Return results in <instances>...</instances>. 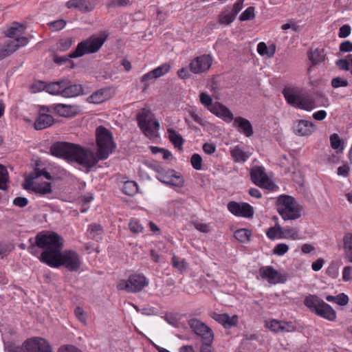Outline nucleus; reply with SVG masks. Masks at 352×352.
<instances>
[{
	"label": "nucleus",
	"instance_id": "c756f323",
	"mask_svg": "<svg viewBox=\"0 0 352 352\" xmlns=\"http://www.w3.org/2000/svg\"><path fill=\"white\" fill-rule=\"evenodd\" d=\"M236 16L230 11V7L227 6L219 15V23L224 25H228L232 23Z\"/></svg>",
	"mask_w": 352,
	"mask_h": 352
},
{
	"label": "nucleus",
	"instance_id": "9b49d317",
	"mask_svg": "<svg viewBox=\"0 0 352 352\" xmlns=\"http://www.w3.org/2000/svg\"><path fill=\"white\" fill-rule=\"evenodd\" d=\"M23 346L27 352H52V346L49 342L40 337L26 340L23 342Z\"/></svg>",
	"mask_w": 352,
	"mask_h": 352
},
{
	"label": "nucleus",
	"instance_id": "1a4fd4ad",
	"mask_svg": "<svg viewBox=\"0 0 352 352\" xmlns=\"http://www.w3.org/2000/svg\"><path fill=\"white\" fill-rule=\"evenodd\" d=\"M212 63V56L203 54L192 59L189 64V69L195 74H201L209 70Z\"/></svg>",
	"mask_w": 352,
	"mask_h": 352
},
{
	"label": "nucleus",
	"instance_id": "69168bd1",
	"mask_svg": "<svg viewBox=\"0 0 352 352\" xmlns=\"http://www.w3.org/2000/svg\"><path fill=\"white\" fill-rule=\"evenodd\" d=\"M351 29L349 25H343L339 29L338 36L340 38H346L350 35Z\"/></svg>",
	"mask_w": 352,
	"mask_h": 352
},
{
	"label": "nucleus",
	"instance_id": "20e7f679",
	"mask_svg": "<svg viewBox=\"0 0 352 352\" xmlns=\"http://www.w3.org/2000/svg\"><path fill=\"white\" fill-rule=\"evenodd\" d=\"M276 209L285 220H295L300 217V210L295 199L289 195H280L276 200Z\"/></svg>",
	"mask_w": 352,
	"mask_h": 352
},
{
	"label": "nucleus",
	"instance_id": "f3484780",
	"mask_svg": "<svg viewBox=\"0 0 352 352\" xmlns=\"http://www.w3.org/2000/svg\"><path fill=\"white\" fill-rule=\"evenodd\" d=\"M314 124L305 120H298L293 126L294 133L300 136L309 135L314 131Z\"/></svg>",
	"mask_w": 352,
	"mask_h": 352
},
{
	"label": "nucleus",
	"instance_id": "09e8293b",
	"mask_svg": "<svg viewBox=\"0 0 352 352\" xmlns=\"http://www.w3.org/2000/svg\"><path fill=\"white\" fill-rule=\"evenodd\" d=\"M31 174L33 175V178L37 179L39 177L43 176L45 179L48 180H52L53 177L51 174L47 170L46 168L40 169L38 167H35L33 170L31 172Z\"/></svg>",
	"mask_w": 352,
	"mask_h": 352
},
{
	"label": "nucleus",
	"instance_id": "f257e3e1",
	"mask_svg": "<svg viewBox=\"0 0 352 352\" xmlns=\"http://www.w3.org/2000/svg\"><path fill=\"white\" fill-rule=\"evenodd\" d=\"M97 151L67 142H57L50 147L52 155L63 158L69 162H76L91 168L100 160L108 158L110 153V131L100 125L96 129Z\"/></svg>",
	"mask_w": 352,
	"mask_h": 352
},
{
	"label": "nucleus",
	"instance_id": "774afa93",
	"mask_svg": "<svg viewBox=\"0 0 352 352\" xmlns=\"http://www.w3.org/2000/svg\"><path fill=\"white\" fill-rule=\"evenodd\" d=\"M339 50L341 52H352V42L350 41H343L340 43Z\"/></svg>",
	"mask_w": 352,
	"mask_h": 352
},
{
	"label": "nucleus",
	"instance_id": "864d4df0",
	"mask_svg": "<svg viewBox=\"0 0 352 352\" xmlns=\"http://www.w3.org/2000/svg\"><path fill=\"white\" fill-rule=\"evenodd\" d=\"M190 163L194 169L199 170L201 169L202 158L199 154L194 153L190 158Z\"/></svg>",
	"mask_w": 352,
	"mask_h": 352
},
{
	"label": "nucleus",
	"instance_id": "8fccbe9b",
	"mask_svg": "<svg viewBox=\"0 0 352 352\" xmlns=\"http://www.w3.org/2000/svg\"><path fill=\"white\" fill-rule=\"evenodd\" d=\"M255 16L254 14V7H248L239 16V20L241 21H248L254 19Z\"/></svg>",
	"mask_w": 352,
	"mask_h": 352
},
{
	"label": "nucleus",
	"instance_id": "c03bdc74",
	"mask_svg": "<svg viewBox=\"0 0 352 352\" xmlns=\"http://www.w3.org/2000/svg\"><path fill=\"white\" fill-rule=\"evenodd\" d=\"M8 173L6 168L0 164V190H6L8 188Z\"/></svg>",
	"mask_w": 352,
	"mask_h": 352
},
{
	"label": "nucleus",
	"instance_id": "79ce46f5",
	"mask_svg": "<svg viewBox=\"0 0 352 352\" xmlns=\"http://www.w3.org/2000/svg\"><path fill=\"white\" fill-rule=\"evenodd\" d=\"M331 146L333 149H337V153H342L343 147V141L336 133H333L330 136Z\"/></svg>",
	"mask_w": 352,
	"mask_h": 352
},
{
	"label": "nucleus",
	"instance_id": "cd10ccee",
	"mask_svg": "<svg viewBox=\"0 0 352 352\" xmlns=\"http://www.w3.org/2000/svg\"><path fill=\"white\" fill-rule=\"evenodd\" d=\"M167 133L168 134L169 141L174 145V146L178 148L179 150H182L184 140L182 135L172 128H168L167 129Z\"/></svg>",
	"mask_w": 352,
	"mask_h": 352
},
{
	"label": "nucleus",
	"instance_id": "5fc2aeb1",
	"mask_svg": "<svg viewBox=\"0 0 352 352\" xmlns=\"http://www.w3.org/2000/svg\"><path fill=\"white\" fill-rule=\"evenodd\" d=\"M104 100L102 91H98L88 98V101L94 104H100Z\"/></svg>",
	"mask_w": 352,
	"mask_h": 352
},
{
	"label": "nucleus",
	"instance_id": "ea45409f",
	"mask_svg": "<svg viewBox=\"0 0 352 352\" xmlns=\"http://www.w3.org/2000/svg\"><path fill=\"white\" fill-rule=\"evenodd\" d=\"M172 265L174 268L177 269L181 273L184 272L187 268V263L184 258H180L177 256L175 254H173L172 260H171Z\"/></svg>",
	"mask_w": 352,
	"mask_h": 352
},
{
	"label": "nucleus",
	"instance_id": "72a5a7b5",
	"mask_svg": "<svg viewBox=\"0 0 352 352\" xmlns=\"http://www.w3.org/2000/svg\"><path fill=\"white\" fill-rule=\"evenodd\" d=\"M257 52L260 55L272 57L276 52V46L272 44L267 47L264 42H261L257 45Z\"/></svg>",
	"mask_w": 352,
	"mask_h": 352
},
{
	"label": "nucleus",
	"instance_id": "bb28decb",
	"mask_svg": "<svg viewBox=\"0 0 352 352\" xmlns=\"http://www.w3.org/2000/svg\"><path fill=\"white\" fill-rule=\"evenodd\" d=\"M87 234L89 239L98 241L102 239L103 230L100 224L92 223L89 226Z\"/></svg>",
	"mask_w": 352,
	"mask_h": 352
},
{
	"label": "nucleus",
	"instance_id": "338daca9",
	"mask_svg": "<svg viewBox=\"0 0 352 352\" xmlns=\"http://www.w3.org/2000/svg\"><path fill=\"white\" fill-rule=\"evenodd\" d=\"M58 352H82V351L74 345L67 344L60 346Z\"/></svg>",
	"mask_w": 352,
	"mask_h": 352
},
{
	"label": "nucleus",
	"instance_id": "412c9836",
	"mask_svg": "<svg viewBox=\"0 0 352 352\" xmlns=\"http://www.w3.org/2000/svg\"><path fill=\"white\" fill-rule=\"evenodd\" d=\"M54 113L61 117H72L76 113V107L62 103L55 104Z\"/></svg>",
	"mask_w": 352,
	"mask_h": 352
},
{
	"label": "nucleus",
	"instance_id": "0eeeda50",
	"mask_svg": "<svg viewBox=\"0 0 352 352\" xmlns=\"http://www.w3.org/2000/svg\"><path fill=\"white\" fill-rule=\"evenodd\" d=\"M148 284L146 278L142 274L131 275L127 280H121L118 282L117 287L120 290H126L128 292L136 293L142 291Z\"/></svg>",
	"mask_w": 352,
	"mask_h": 352
},
{
	"label": "nucleus",
	"instance_id": "b1692460",
	"mask_svg": "<svg viewBox=\"0 0 352 352\" xmlns=\"http://www.w3.org/2000/svg\"><path fill=\"white\" fill-rule=\"evenodd\" d=\"M282 93L287 102L294 107L297 108L301 96L297 93L296 90L291 87H285Z\"/></svg>",
	"mask_w": 352,
	"mask_h": 352
},
{
	"label": "nucleus",
	"instance_id": "6e6d98bb",
	"mask_svg": "<svg viewBox=\"0 0 352 352\" xmlns=\"http://www.w3.org/2000/svg\"><path fill=\"white\" fill-rule=\"evenodd\" d=\"M331 86L335 88H339V87H345L349 85V82L347 80L344 79L341 77H336L332 78L331 81Z\"/></svg>",
	"mask_w": 352,
	"mask_h": 352
},
{
	"label": "nucleus",
	"instance_id": "473e14b6",
	"mask_svg": "<svg viewBox=\"0 0 352 352\" xmlns=\"http://www.w3.org/2000/svg\"><path fill=\"white\" fill-rule=\"evenodd\" d=\"M279 239H289L292 240L300 239V236L299 231L297 228L286 226L283 228L282 235L279 236Z\"/></svg>",
	"mask_w": 352,
	"mask_h": 352
},
{
	"label": "nucleus",
	"instance_id": "2eb2a0df",
	"mask_svg": "<svg viewBox=\"0 0 352 352\" xmlns=\"http://www.w3.org/2000/svg\"><path fill=\"white\" fill-rule=\"evenodd\" d=\"M210 317L227 329L236 327L239 322V318L236 315L230 317L228 314L212 312Z\"/></svg>",
	"mask_w": 352,
	"mask_h": 352
},
{
	"label": "nucleus",
	"instance_id": "e433bc0d",
	"mask_svg": "<svg viewBox=\"0 0 352 352\" xmlns=\"http://www.w3.org/2000/svg\"><path fill=\"white\" fill-rule=\"evenodd\" d=\"M282 320H278L276 319H272L265 321V327L276 333L282 332Z\"/></svg>",
	"mask_w": 352,
	"mask_h": 352
},
{
	"label": "nucleus",
	"instance_id": "13d9d810",
	"mask_svg": "<svg viewBox=\"0 0 352 352\" xmlns=\"http://www.w3.org/2000/svg\"><path fill=\"white\" fill-rule=\"evenodd\" d=\"M130 230L133 233H140L143 231V226L140 223L139 221L132 219L129 225Z\"/></svg>",
	"mask_w": 352,
	"mask_h": 352
},
{
	"label": "nucleus",
	"instance_id": "58836bf2",
	"mask_svg": "<svg viewBox=\"0 0 352 352\" xmlns=\"http://www.w3.org/2000/svg\"><path fill=\"white\" fill-rule=\"evenodd\" d=\"M251 232L245 228L239 229L234 233V236L241 243H246L250 241Z\"/></svg>",
	"mask_w": 352,
	"mask_h": 352
},
{
	"label": "nucleus",
	"instance_id": "7ed1b4c3",
	"mask_svg": "<svg viewBox=\"0 0 352 352\" xmlns=\"http://www.w3.org/2000/svg\"><path fill=\"white\" fill-rule=\"evenodd\" d=\"M81 265L79 254L74 250H61L54 258L49 263L48 266L58 268L63 266L69 272H77Z\"/></svg>",
	"mask_w": 352,
	"mask_h": 352
},
{
	"label": "nucleus",
	"instance_id": "9d476101",
	"mask_svg": "<svg viewBox=\"0 0 352 352\" xmlns=\"http://www.w3.org/2000/svg\"><path fill=\"white\" fill-rule=\"evenodd\" d=\"M258 272L261 277L270 284L285 283L287 281V276L280 273L272 266L261 267Z\"/></svg>",
	"mask_w": 352,
	"mask_h": 352
},
{
	"label": "nucleus",
	"instance_id": "393cba45",
	"mask_svg": "<svg viewBox=\"0 0 352 352\" xmlns=\"http://www.w3.org/2000/svg\"><path fill=\"white\" fill-rule=\"evenodd\" d=\"M26 26L19 22H13L10 27L5 32L6 36L11 38H17L23 34L25 32Z\"/></svg>",
	"mask_w": 352,
	"mask_h": 352
},
{
	"label": "nucleus",
	"instance_id": "c85d7f7f",
	"mask_svg": "<svg viewBox=\"0 0 352 352\" xmlns=\"http://www.w3.org/2000/svg\"><path fill=\"white\" fill-rule=\"evenodd\" d=\"M65 80L52 82L47 84V92L51 95H60L63 96Z\"/></svg>",
	"mask_w": 352,
	"mask_h": 352
},
{
	"label": "nucleus",
	"instance_id": "5701e85b",
	"mask_svg": "<svg viewBox=\"0 0 352 352\" xmlns=\"http://www.w3.org/2000/svg\"><path fill=\"white\" fill-rule=\"evenodd\" d=\"M65 6L69 9L77 8L81 12H89L94 8L90 0H69Z\"/></svg>",
	"mask_w": 352,
	"mask_h": 352
},
{
	"label": "nucleus",
	"instance_id": "4c0bfd02",
	"mask_svg": "<svg viewBox=\"0 0 352 352\" xmlns=\"http://www.w3.org/2000/svg\"><path fill=\"white\" fill-rule=\"evenodd\" d=\"M138 184L134 181L125 182L122 186V192L126 195L133 196L138 192Z\"/></svg>",
	"mask_w": 352,
	"mask_h": 352
},
{
	"label": "nucleus",
	"instance_id": "052dcab7",
	"mask_svg": "<svg viewBox=\"0 0 352 352\" xmlns=\"http://www.w3.org/2000/svg\"><path fill=\"white\" fill-rule=\"evenodd\" d=\"M200 102L208 109L213 104L212 98L206 93L202 92L199 95Z\"/></svg>",
	"mask_w": 352,
	"mask_h": 352
},
{
	"label": "nucleus",
	"instance_id": "f8f14e48",
	"mask_svg": "<svg viewBox=\"0 0 352 352\" xmlns=\"http://www.w3.org/2000/svg\"><path fill=\"white\" fill-rule=\"evenodd\" d=\"M227 208L228 210L236 217L250 218L254 215L253 207L245 202L230 201Z\"/></svg>",
	"mask_w": 352,
	"mask_h": 352
},
{
	"label": "nucleus",
	"instance_id": "f704fd0d",
	"mask_svg": "<svg viewBox=\"0 0 352 352\" xmlns=\"http://www.w3.org/2000/svg\"><path fill=\"white\" fill-rule=\"evenodd\" d=\"M32 191L36 194L45 195L52 192V184L47 182H44L42 184H37L32 188Z\"/></svg>",
	"mask_w": 352,
	"mask_h": 352
},
{
	"label": "nucleus",
	"instance_id": "a18cd8bd",
	"mask_svg": "<svg viewBox=\"0 0 352 352\" xmlns=\"http://www.w3.org/2000/svg\"><path fill=\"white\" fill-rule=\"evenodd\" d=\"M4 349L6 352H27L23 344L21 346L12 341L4 342Z\"/></svg>",
	"mask_w": 352,
	"mask_h": 352
},
{
	"label": "nucleus",
	"instance_id": "423d86ee",
	"mask_svg": "<svg viewBox=\"0 0 352 352\" xmlns=\"http://www.w3.org/2000/svg\"><path fill=\"white\" fill-rule=\"evenodd\" d=\"M105 38L92 35L85 41L80 42L76 50L71 52L70 57L78 58L87 54L97 52L105 41Z\"/></svg>",
	"mask_w": 352,
	"mask_h": 352
},
{
	"label": "nucleus",
	"instance_id": "4468645a",
	"mask_svg": "<svg viewBox=\"0 0 352 352\" xmlns=\"http://www.w3.org/2000/svg\"><path fill=\"white\" fill-rule=\"evenodd\" d=\"M250 177L252 182L256 186L265 188H270V181L265 175L263 167L253 166L250 171Z\"/></svg>",
	"mask_w": 352,
	"mask_h": 352
},
{
	"label": "nucleus",
	"instance_id": "39448f33",
	"mask_svg": "<svg viewBox=\"0 0 352 352\" xmlns=\"http://www.w3.org/2000/svg\"><path fill=\"white\" fill-rule=\"evenodd\" d=\"M138 125L147 137H154L160 129V122L154 120V115L148 109H142L137 114Z\"/></svg>",
	"mask_w": 352,
	"mask_h": 352
},
{
	"label": "nucleus",
	"instance_id": "49530a36",
	"mask_svg": "<svg viewBox=\"0 0 352 352\" xmlns=\"http://www.w3.org/2000/svg\"><path fill=\"white\" fill-rule=\"evenodd\" d=\"M309 60L314 65L321 63L324 59V55L322 50L316 49L314 52H311L309 56Z\"/></svg>",
	"mask_w": 352,
	"mask_h": 352
},
{
	"label": "nucleus",
	"instance_id": "f03ea898",
	"mask_svg": "<svg viewBox=\"0 0 352 352\" xmlns=\"http://www.w3.org/2000/svg\"><path fill=\"white\" fill-rule=\"evenodd\" d=\"M29 243L28 252L47 265L63 247V239L54 232H39L34 239H29Z\"/></svg>",
	"mask_w": 352,
	"mask_h": 352
},
{
	"label": "nucleus",
	"instance_id": "4be33fe9",
	"mask_svg": "<svg viewBox=\"0 0 352 352\" xmlns=\"http://www.w3.org/2000/svg\"><path fill=\"white\" fill-rule=\"evenodd\" d=\"M83 92L81 85L74 84L70 85L69 82L65 80L64 87L63 90V97L72 98L75 97Z\"/></svg>",
	"mask_w": 352,
	"mask_h": 352
},
{
	"label": "nucleus",
	"instance_id": "0e129e2a",
	"mask_svg": "<svg viewBox=\"0 0 352 352\" xmlns=\"http://www.w3.org/2000/svg\"><path fill=\"white\" fill-rule=\"evenodd\" d=\"M336 65L341 70L349 71L350 69V63L349 61V58H347V59H344V58L338 59L336 62Z\"/></svg>",
	"mask_w": 352,
	"mask_h": 352
},
{
	"label": "nucleus",
	"instance_id": "a878e982",
	"mask_svg": "<svg viewBox=\"0 0 352 352\" xmlns=\"http://www.w3.org/2000/svg\"><path fill=\"white\" fill-rule=\"evenodd\" d=\"M342 241L344 256L349 262L352 263V233H345Z\"/></svg>",
	"mask_w": 352,
	"mask_h": 352
},
{
	"label": "nucleus",
	"instance_id": "e2e57ef3",
	"mask_svg": "<svg viewBox=\"0 0 352 352\" xmlns=\"http://www.w3.org/2000/svg\"><path fill=\"white\" fill-rule=\"evenodd\" d=\"M214 340L210 342L208 340H203L200 346V352H214L212 343Z\"/></svg>",
	"mask_w": 352,
	"mask_h": 352
},
{
	"label": "nucleus",
	"instance_id": "a211bd4d",
	"mask_svg": "<svg viewBox=\"0 0 352 352\" xmlns=\"http://www.w3.org/2000/svg\"><path fill=\"white\" fill-rule=\"evenodd\" d=\"M233 126L239 129L246 137L253 135V127L250 122L243 117L237 116L233 119Z\"/></svg>",
	"mask_w": 352,
	"mask_h": 352
},
{
	"label": "nucleus",
	"instance_id": "dca6fc26",
	"mask_svg": "<svg viewBox=\"0 0 352 352\" xmlns=\"http://www.w3.org/2000/svg\"><path fill=\"white\" fill-rule=\"evenodd\" d=\"M209 111L226 122H231L234 118L230 110L225 105L218 102H214L209 108Z\"/></svg>",
	"mask_w": 352,
	"mask_h": 352
},
{
	"label": "nucleus",
	"instance_id": "bf43d9fd",
	"mask_svg": "<svg viewBox=\"0 0 352 352\" xmlns=\"http://www.w3.org/2000/svg\"><path fill=\"white\" fill-rule=\"evenodd\" d=\"M47 82H43V81H41V80H38V81H36L32 85V90L33 92H39V91H47Z\"/></svg>",
	"mask_w": 352,
	"mask_h": 352
},
{
	"label": "nucleus",
	"instance_id": "603ef678",
	"mask_svg": "<svg viewBox=\"0 0 352 352\" xmlns=\"http://www.w3.org/2000/svg\"><path fill=\"white\" fill-rule=\"evenodd\" d=\"M289 250V246L286 243H278L272 250L274 255L283 256Z\"/></svg>",
	"mask_w": 352,
	"mask_h": 352
},
{
	"label": "nucleus",
	"instance_id": "de8ad7c7",
	"mask_svg": "<svg viewBox=\"0 0 352 352\" xmlns=\"http://www.w3.org/2000/svg\"><path fill=\"white\" fill-rule=\"evenodd\" d=\"M170 65L168 63H164L151 71L155 77L158 78L166 74L170 71Z\"/></svg>",
	"mask_w": 352,
	"mask_h": 352
},
{
	"label": "nucleus",
	"instance_id": "ddd939ff",
	"mask_svg": "<svg viewBox=\"0 0 352 352\" xmlns=\"http://www.w3.org/2000/svg\"><path fill=\"white\" fill-rule=\"evenodd\" d=\"M156 178L163 184L175 187H182L184 182L182 175H177L174 170H164L162 173L157 175Z\"/></svg>",
	"mask_w": 352,
	"mask_h": 352
},
{
	"label": "nucleus",
	"instance_id": "a19ab883",
	"mask_svg": "<svg viewBox=\"0 0 352 352\" xmlns=\"http://www.w3.org/2000/svg\"><path fill=\"white\" fill-rule=\"evenodd\" d=\"M283 228L278 223L274 226L270 227L266 232L267 236L271 239L274 240L276 238L279 239V236L282 235Z\"/></svg>",
	"mask_w": 352,
	"mask_h": 352
},
{
	"label": "nucleus",
	"instance_id": "aec40b11",
	"mask_svg": "<svg viewBox=\"0 0 352 352\" xmlns=\"http://www.w3.org/2000/svg\"><path fill=\"white\" fill-rule=\"evenodd\" d=\"M54 122V118L51 115L41 112L34 123V126L36 130H43L52 126Z\"/></svg>",
	"mask_w": 352,
	"mask_h": 352
},
{
	"label": "nucleus",
	"instance_id": "6e6552de",
	"mask_svg": "<svg viewBox=\"0 0 352 352\" xmlns=\"http://www.w3.org/2000/svg\"><path fill=\"white\" fill-rule=\"evenodd\" d=\"M188 324L197 336L203 340H214V334L212 329L200 320L193 318L188 320Z\"/></svg>",
	"mask_w": 352,
	"mask_h": 352
},
{
	"label": "nucleus",
	"instance_id": "4d7b16f0",
	"mask_svg": "<svg viewBox=\"0 0 352 352\" xmlns=\"http://www.w3.org/2000/svg\"><path fill=\"white\" fill-rule=\"evenodd\" d=\"M154 79H157L154 74H152V71L144 74L141 78V82L144 84L143 91H146L150 85V81Z\"/></svg>",
	"mask_w": 352,
	"mask_h": 352
},
{
	"label": "nucleus",
	"instance_id": "2f4dec72",
	"mask_svg": "<svg viewBox=\"0 0 352 352\" xmlns=\"http://www.w3.org/2000/svg\"><path fill=\"white\" fill-rule=\"evenodd\" d=\"M230 154L234 162L239 163L245 162L249 157V155L243 151L239 146L234 147L231 150Z\"/></svg>",
	"mask_w": 352,
	"mask_h": 352
},
{
	"label": "nucleus",
	"instance_id": "7c9ffc66",
	"mask_svg": "<svg viewBox=\"0 0 352 352\" xmlns=\"http://www.w3.org/2000/svg\"><path fill=\"white\" fill-rule=\"evenodd\" d=\"M323 300L316 295L309 294L304 300L305 305L312 312H315Z\"/></svg>",
	"mask_w": 352,
	"mask_h": 352
},
{
	"label": "nucleus",
	"instance_id": "c9c22d12",
	"mask_svg": "<svg viewBox=\"0 0 352 352\" xmlns=\"http://www.w3.org/2000/svg\"><path fill=\"white\" fill-rule=\"evenodd\" d=\"M315 102L312 98L309 96H301L297 108L305 111H310L315 108Z\"/></svg>",
	"mask_w": 352,
	"mask_h": 352
},
{
	"label": "nucleus",
	"instance_id": "680f3d73",
	"mask_svg": "<svg viewBox=\"0 0 352 352\" xmlns=\"http://www.w3.org/2000/svg\"><path fill=\"white\" fill-rule=\"evenodd\" d=\"M70 56H71V53L69 54L67 56H58L57 54H54L53 56V60L56 64H57L58 65H61L67 62L70 63L69 59L73 58L72 57H70Z\"/></svg>",
	"mask_w": 352,
	"mask_h": 352
},
{
	"label": "nucleus",
	"instance_id": "37998d69",
	"mask_svg": "<svg viewBox=\"0 0 352 352\" xmlns=\"http://www.w3.org/2000/svg\"><path fill=\"white\" fill-rule=\"evenodd\" d=\"M73 42L74 39L72 37L60 38L56 44V49L60 52H65L71 47Z\"/></svg>",
	"mask_w": 352,
	"mask_h": 352
},
{
	"label": "nucleus",
	"instance_id": "6ab92c4d",
	"mask_svg": "<svg viewBox=\"0 0 352 352\" xmlns=\"http://www.w3.org/2000/svg\"><path fill=\"white\" fill-rule=\"evenodd\" d=\"M316 315L329 321H335L336 319V311L327 302L322 301L314 312Z\"/></svg>",
	"mask_w": 352,
	"mask_h": 352
},
{
	"label": "nucleus",
	"instance_id": "3c124183",
	"mask_svg": "<svg viewBox=\"0 0 352 352\" xmlns=\"http://www.w3.org/2000/svg\"><path fill=\"white\" fill-rule=\"evenodd\" d=\"M66 21L63 19H58L48 23V26L52 31H60L66 25Z\"/></svg>",
	"mask_w": 352,
	"mask_h": 352
}]
</instances>
